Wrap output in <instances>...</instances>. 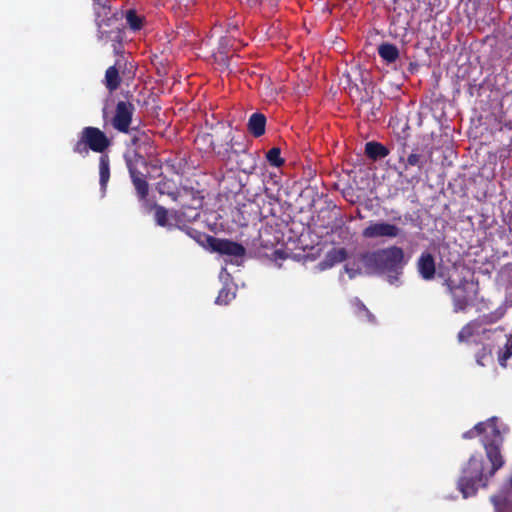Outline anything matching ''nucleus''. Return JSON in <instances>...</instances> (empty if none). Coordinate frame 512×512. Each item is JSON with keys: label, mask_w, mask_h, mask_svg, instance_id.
<instances>
[{"label": "nucleus", "mask_w": 512, "mask_h": 512, "mask_svg": "<svg viewBox=\"0 0 512 512\" xmlns=\"http://www.w3.org/2000/svg\"><path fill=\"white\" fill-rule=\"evenodd\" d=\"M129 134L132 135L130 143L135 149L132 152L125 153L124 159L137 198L140 201H144L149 194V184L141 168H146L147 162L138 150L150 147L152 139L148 131L142 130L138 126L131 127Z\"/></svg>", "instance_id": "nucleus-1"}, {"label": "nucleus", "mask_w": 512, "mask_h": 512, "mask_svg": "<svg viewBox=\"0 0 512 512\" xmlns=\"http://www.w3.org/2000/svg\"><path fill=\"white\" fill-rule=\"evenodd\" d=\"M365 266L378 274L385 275L390 284H396L406 265L404 250L392 245L363 256Z\"/></svg>", "instance_id": "nucleus-2"}, {"label": "nucleus", "mask_w": 512, "mask_h": 512, "mask_svg": "<svg viewBox=\"0 0 512 512\" xmlns=\"http://www.w3.org/2000/svg\"><path fill=\"white\" fill-rule=\"evenodd\" d=\"M438 276L443 279L442 285L446 288L452 300L453 311L456 313L465 312L471 306L477 294L474 282L464 276L446 275L443 271L439 272Z\"/></svg>", "instance_id": "nucleus-3"}, {"label": "nucleus", "mask_w": 512, "mask_h": 512, "mask_svg": "<svg viewBox=\"0 0 512 512\" xmlns=\"http://www.w3.org/2000/svg\"><path fill=\"white\" fill-rule=\"evenodd\" d=\"M491 478L484 474V461L482 457L472 455L462 469L457 487L464 498L476 495L478 488H486Z\"/></svg>", "instance_id": "nucleus-4"}, {"label": "nucleus", "mask_w": 512, "mask_h": 512, "mask_svg": "<svg viewBox=\"0 0 512 512\" xmlns=\"http://www.w3.org/2000/svg\"><path fill=\"white\" fill-rule=\"evenodd\" d=\"M111 145V139L100 128L86 126L80 131L73 152L82 157H87L90 150L103 155Z\"/></svg>", "instance_id": "nucleus-5"}, {"label": "nucleus", "mask_w": 512, "mask_h": 512, "mask_svg": "<svg viewBox=\"0 0 512 512\" xmlns=\"http://www.w3.org/2000/svg\"><path fill=\"white\" fill-rule=\"evenodd\" d=\"M497 417L490 418V434L484 435L482 438V445L484 447L486 457L491 463L488 471V476L493 477L495 473L505 465L504 456L501 453V448L504 442L503 436L497 425Z\"/></svg>", "instance_id": "nucleus-6"}, {"label": "nucleus", "mask_w": 512, "mask_h": 512, "mask_svg": "<svg viewBox=\"0 0 512 512\" xmlns=\"http://www.w3.org/2000/svg\"><path fill=\"white\" fill-rule=\"evenodd\" d=\"M111 17L94 15L97 26V37L105 43L111 41L121 43L124 36L122 19L124 12L110 6Z\"/></svg>", "instance_id": "nucleus-7"}, {"label": "nucleus", "mask_w": 512, "mask_h": 512, "mask_svg": "<svg viewBox=\"0 0 512 512\" xmlns=\"http://www.w3.org/2000/svg\"><path fill=\"white\" fill-rule=\"evenodd\" d=\"M403 234L400 227L386 221H370L361 233L364 239H395Z\"/></svg>", "instance_id": "nucleus-8"}, {"label": "nucleus", "mask_w": 512, "mask_h": 512, "mask_svg": "<svg viewBox=\"0 0 512 512\" xmlns=\"http://www.w3.org/2000/svg\"><path fill=\"white\" fill-rule=\"evenodd\" d=\"M135 110L136 108L132 102L124 100L118 101L115 106L114 114L111 118L112 127L120 133H130Z\"/></svg>", "instance_id": "nucleus-9"}, {"label": "nucleus", "mask_w": 512, "mask_h": 512, "mask_svg": "<svg viewBox=\"0 0 512 512\" xmlns=\"http://www.w3.org/2000/svg\"><path fill=\"white\" fill-rule=\"evenodd\" d=\"M198 141L208 143L212 150L219 156L229 157L230 153L238 154L241 152H245L247 148L246 144L243 141L234 140L233 137H229V141L224 146H217L214 143L213 135L209 133L197 136L196 142Z\"/></svg>", "instance_id": "nucleus-10"}, {"label": "nucleus", "mask_w": 512, "mask_h": 512, "mask_svg": "<svg viewBox=\"0 0 512 512\" xmlns=\"http://www.w3.org/2000/svg\"><path fill=\"white\" fill-rule=\"evenodd\" d=\"M210 251L234 257H243L246 252L242 244L217 237L212 239V246Z\"/></svg>", "instance_id": "nucleus-11"}, {"label": "nucleus", "mask_w": 512, "mask_h": 512, "mask_svg": "<svg viewBox=\"0 0 512 512\" xmlns=\"http://www.w3.org/2000/svg\"><path fill=\"white\" fill-rule=\"evenodd\" d=\"M506 309L504 307H498L494 311L487 314L480 315L475 318L477 324L481 327V334L485 339H490V334L498 330L503 331L502 327L495 329L486 328L487 325H492L500 321L505 315Z\"/></svg>", "instance_id": "nucleus-12"}, {"label": "nucleus", "mask_w": 512, "mask_h": 512, "mask_svg": "<svg viewBox=\"0 0 512 512\" xmlns=\"http://www.w3.org/2000/svg\"><path fill=\"white\" fill-rule=\"evenodd\" d=\"M416 268L419 276L423 280H433L436 275L435 257L428 251L422 252L417 259Z\"/></svg>", "instance_id": "nucleus-13"}, {"label": "nucleus", "mask_w": 512, "mask_h": 512, "mask_svg": "<svg viewBox=\"0 0 512 512\" xmlns=\"http://www.w3.org/2000/svg\"><path fill=\"white\" fill-rule=\"evenodd\" d=\"M266 116L263 113H253L248 120L247 129L249 133L255 138H259L265 134L266 131Z\"/></svg>", "instance_id": "nucleus-14"}, {"label": "nucleus", "mask_w": 512, "mask_h": 512, "mask_svg": "<svg viewBox=\"0 0 512 512\" xmlns=\"http://www.w3.org/2000/svg\"><path fill=\"white\" fill-rule=\"evenodd\" d=\"M231 39L229 37H221L219 39L217 51H214L212 56L216 63L223 67L229 65V47L231 46Z\"/></svg>", "instance_id": "nucleus-15"}, {"label": "nucleus", "mask_w": 512, "mask_h": 512, "mask_svg": "<svg viewBox=\"0 0 512 512\" xmlns=\"http://www.w3.org/2000/svg\"><path fill=\"white\" fill-rule=\"evenodd\" d=\"M378 55L386 64L395 63L400 57V51L395 44L389 42L381 43L377 48Z\"/></svg>", "instance_id": "nucleus-16"}, {"label": "nucleus", "mask_w": 512, "mask_h": 512, "mask_svg": "<svg viewBox=\"0 0 512 512\" xmlns=\"http://www.w3.org/2000/svg\"><path fill=\"white\" fill-rule=\"evenodd\" d=\"M366 156L373 160L383 159L389 155V149L380 142L370 141L365 144Z\"/></svg>", "instance_id": "nucleus-17"}, {"label": "nucleus", "mask_w": 512, "mask_h": 512, "mask_svg": "<svg viewBox=\"0 0 512 512\" xmlns=\"http://www.w3.org/2000/svg\"><path fill=\"white\" fill-rule=\"evenodd\" d=\"M480 335H482L481 327L473 319L461 328L457 334V339L460 343H468L472 337Z\"/></svg>", "instance_id": "nucleus-18"}, {"label": "nucleus", "mask_w": 512, "mask_h": 512, "mask_svg": "<svg viewBox=\"0 0 512 512\" xmlns=\"http://www.w3.org/2000/svg\"><path fill=\"white\" fill-rule=\"evenodd\" d=\"M120 62L117 61L115 65L110 66L106 72H105V86L110 91L113 92L119 88L121 85V77L119 74V68L117 65H119Z\"/></svg>", "instance_id": "nucleus-19"}, {"label": "nucleus", "mask_w": 512, "mask_h": 512, "mask_svg": "<svg viewBox=\"0 0 512 512\" xmlns=\"http://www.w3.org/2000/svg\"><path fill=\"white\" fill-rule=\"evenodd\" d=\"M351 307L353 314L360 320L367 321L369 323H375V316L369 311L362 301L355 298L351 301Z\"/></svg>", "instance_id": "nucleus-20"}, {"label": "nucleus", "mask_w": 512, "mask_h": 512, "mask_svg": "<svg viewBox=\"0 0 512 512\" xmlns=\"http://www.w3.org/2000/svg\"><path fill=\"white\" fill-rule=\"evenodd\" d=\"M182 230L185 231V233L190 238L195 240V242H197L202 247H204L206 249H209V250L211 249L212 239H214V236H211V235H209V234H207L205 232H201V231L196 230V229L191 228V227H185Z\"/></svg>", "instance_id": "nucleus-21"}, {"label": "nucleus", "mask_w": 512, "mask_h": 512, "mask_svg": "<svg viewBox=\"0 0 512 512\" xmlns=\"http://www.w3.org/2000/svg\"><path fill=\"white\" fill-rule=\"evenodd\" d=\"M110 179V158L108 154H103L99 158V183L101 189L105 191Z\"/></svg>", "instance_id": "nucleus-22"}, {"label": "nucleus", "mask_w": 512, "mask_h": 512, "mask_svg": "<svg viewBox=\"0 0 512 512\" xmlns=\"http://www.w3.org/2000/svg\"><path fill=\"white\" fill-rule=\"evenodd\" d=\"M124 17L126 19V23L129 28L133 31H139L142 29L144 24V16L139 15L136 10L129 9L124 13Z\"/></svg>", "instance_id": "nucleus-23"}, {"label": "nucleus", "mask_w": 512, "mask_h": 512, "mask_svg": "<svg viewBox=\"0 0 512 512\" xmlns=\"http://www.w3.org/2000/svg\"><path fill=\"white\" fill-rule=\"evenodd\" d=\"M154 220L158 226L172 228V224L169 223V211L161 205L154 204Z\"/></svg>", "instance_id": "nucleus-24"}, {"label": "nucleus", "mask_w": 512, "mask_h": 512, "mask_svg": "<svg viewBox=\"0 0 512 512\" xmlns=\"http://www.w3.org/2000/svg\"><path fill=\"white\" fill-rule=\"evenodd\" d=\"M347 257L348 252L345 248H333L326 254L325 261L329 266H333L337 263L345 261Z\"/></svg>", "instance_id": "nucleus-25"}, {"label": "nucleus", "mask_w": 512, "mask_h": 512, "mask_svg": "<svg viewBox=\"0 0 512 512\" xmlns=\"http://www.w3.org/2000/svg\"><path fill=\"white\" fill-rule=\"evenodd\" d=\"M426 164V159L423 154L419 153L418 149L412 150V152L407 156L404 167L407 169L409 166H417L419 169H422Z\"/></svg>", "instance_id": "nucleus-26"}, {"label": "nucleus", "mask_w": 512, "mask_h": 512, "mask_svg": "<svg viewBox=\"0 0 512 512\" xmlns=\"http://www.w3.org/2000/svg\"><path fill=\"white\" fill-rule=\"evenodd\" d=\"M93 1V12L97 17H111L110 6L111 0H92Z\"/></svg>", "instance_id": "nucleus-27"}, {"label": "nucleus", "mask_w": 512, "mask_h": 512, "mask_svg": "<svg viewBox=\"0 0 512 512\" xmlns=\"http://www.w3.org/2000/svg\"><path fill=\"white\" fill-rule=\"evenodd\" d=\"M266 159L268 163L273 167H281L285 160L281 157V149L279 147H273L266 153Z\"/></svg>", "instance_id": "nucleus-28"}, {"label": "nucleus", "mask_w": 512, "mask_h": 512, "mask_svg": "<svg viewBox=\"0 0 512 512\" xmlns=\"http://www.w3.org/2000/svg\"><path fill=\"white\" fill-rule=\"evenodd\" d=\"M490 418L485 422L477 423L472 429L463 433L462 437L464 439H473L477 435H482L486 430L490 429Z\"/></svg>", "instance_id": "nucleus-29"}, {"label": "nucleus", "mask_w": 512, "mask_h": 512, "mask_svg": "<svg viewBox=\"0 0 512 512\" xmlns=\"http://www.w3.org/2000/svg\"><path fill=\"white\" fill-rule=\"evenodd\" d=\"M174 188V183L167 179L162 180L157 184V190L160 194H166L170 196L174 201H176L178 194Z\"/></svg>", "instance_id": "nucleus-30"}, {"label": "nucleus", "mask_w": 512, "mask_h": 512, "mask_svg": "<svg viewBox=\"0 0 512 512\" xmlns=\"http://www.w3.org/2000/svg\"><path fill=\"white\" fill-rule=\"evenodd\" d=\"M235 298V294L229 288L223 287L216 298V303L219 305H227Z\"/></svg>", "instance_id": "nucleus-31"}, {"label": "nucleus", "mask_w": 512, "mask_h": 512, "mask_svg": "<svg viewBox=\"0 0 512 512\" xmlns=\"http://www.w3.org/2000/svg\"><path fill=\"white\" fill-rule=\"evenodd\" d=\"M492 354L491 348L486 345H483L480 350L477 351L475 358L476 362L480 366H485V360L490 357Z\"/></svg>", "instance_id": "nucleus-32"}, {"label": "nucleus", "mask_w": 512, "mask_h": 512, "mask_svg": "<svg viewBox=\"0 0 512 512\" xmlns=\"http://www.w3.org/2000/svg\"><path fill=\"white\" fill-rule=\"evenodd\" d=\"M512 357V350L509 349L507 346H504L503 349H501L498 353V362L500 366L506 367L507 361Z\"/></svg>", "instance_id": "nucleus-33"}, {"label": "nucleus", "mask_w": 512, "mask_h": 512, "mask_svg": "<svg viewBox=\"0 0 512 512\" xmlns=\"http://www.w3.org/2000/svg\"><path fill=\"white\" fill-rule=\"evenodd\" d=\"M180 5H183L185 8H190L196 4L197 0H176Z\"/></svg>", "instance_id": "nucleus-34"}, {"label": "nucleus", "mask_w": 512, "mask_h": 512, "mask_svg": "<svg viewBox=\"0 0 512 512\" xmlns=\"http://www.w3.org/2000/svg\"><path fill=\"white\" fill-rule=\"evenodd\" d=\"M505 346L512 350V335H509V337L507 338Z\"/></svg>", "instance_id": "nucleus-35"}, {"label": "nucleus", "mask_w": 512, "mask_h": 512, "mask_svg": "<svg viewBox=\"0 0 512 512\" xmlns=\"http://www.w3.org/2000/svg\"><path fill=\"white\" fill-rule=\"evenodd\" d=\"M397 0H392V3L395 4Z\"/></svg>", "instance_id": "nucleus-36"}, {"label": "nucleus", "mask_w": 512, "mask_h": 512, "mask_svg": "<svg viewBox=\"0 0 512 512\" xmlns=\"http://www.w3.org/2000/svg\"><path fill=\"white\" fill-rule=\"evenodd\" d=\"M510 484H511V486H512V477H511V479H510Z\"/></svg>", "instance_id": "nucleus-37"}]
</instances>
